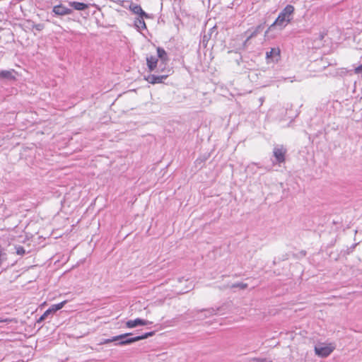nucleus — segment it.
<instances>
[{"label": "nucleus", "instance_id": "f257e3e1", "mask_svg": "<svg viewBox=\"0 0 362 362\" xmlns=\"http://www.w3.org/2000/svg\"><path fill=\"white\" fill-rule=\"evenodd\" d=\"M294 12V7L291 5H287L279 14L276 21L269 27L265 32L264 37L273 27L277 26L281 30L284 29L292 20Z\"/></svg>", "mask_w": 362, "mask_h": 362}, {"label": "nucleus", "instance_id": "f03ea898", "mask_svg": "<svg viewBox=\"0 0 362 362\" xmlns=\"http://www.w3.org/2000/svg\"><path fill=\"white\" fill-rule=\"evenodd\" d=\"M334 343H319L315 346V353L317 356L325 358L329 356L335 349Z\"/></svg>", "mask_w": 362, "mask_h": 362}, {"label": "nucleus", "instance_id": "7ed1b4c3", "mask_svg": "<svg viewBox=\"0 0 362 362\" xmlns=\"http://www.w3.org/2000/svg\"><path fill=\"white\" fill-rule=\"evenodd\" d=\"M153 334H154V332H151L146 333L141 336H137V337H129L130 336V335H129L126 338H123L122 339H119L118 340L119 341L117 344L119 345V346L130 344L134 342L138 341L139 340L146 339L148 337L153 336Z\"/></svg>", "mask_w": 362, "mask_h": 362}, {"label": "nucleus", "instance_id": "20e7f679", "mask_svg": "<svg viewBox=\"0 0 362 362\" xmlns=\"http://www.w3.org/2000/svg\"><path fill=\"white\" fill-rule=\"evenodd\" d=\"M286 153V149L282 145H276L273 149L274 156L276 161L279 163H281L285 161Z\"/></svg>", "mask_w": 362, "mask_h": 362}, {"label": "nucleus", "instance_id": "39448f33", "mask_svg": "<svg viewBox=\"0 0 362 362\" xmlns=\"http://www.w3.org/2000/svg\"><path fill=\"white\" fill-rule=\"evenodd\" d=\"M152 322L140 318H136L135 320H130L126 322L125 325L129 329H132L138 326H145L148 325H151Z\"/></svg>", "mask_w": 362, "mask_h": 362}, {"label": "nucleus", "instance_id": "423d86ee", "mask_svg": "<svg viewBox=\"0 0 362 362\" xmlns=\"http://www.w3.org/2000/svg\"><path fill=\"white\" fill-rule=\"evenodd\" d=\"M128 8L133 13L138 15V16H145L146 18H148V14L144 11L142 8L138 4L130 2Z\"/></svg>", "mask_w": 362, "mask_h": 362}, {"label": "nucleus", "instance_id": "0eeeda50", "mask_svg": "<svg viewBox=\"0 0 362 362\" xmlns=\"http://www.w3.org/2000/svg\"><path fill=\"white\" fill-rule=\"evenodd\" d=\"M169 74L160 76H156L153 74H151L148 76H146L144 78L146 81L151 84L160 83H163V80L168 78Z\"/></svg>", "mask_w": 362, "mask_h": 362}, {"label": "nucleus", "instance_id": "6e6552de", "mask_svg": "<svg viewBox=\"0 0 362 362\" xmlns=\"http://www.w3.org/2000/svg\"><path fill=\"white\" fill-rule=\"evenodd\" d=\"M281 51L279 47L272 48L269 52H266V58L267 60L276 61L279 59Z\"/></svg>", "mask_w": 362, "mask_h": 362}, {"label": "nucleus", "instance_id": "1a4fd4ad", "mask_svg": "<svg viewBox=\"0 0 362 362\" xmlns=\"http://www.w3.org/2000/svg\"><path fill=\"white\" fill-rule=\"evenodd\" d=\"M53 12L58 16H65L71 13L72 10L66 8L63 5H57L54 6Z\"/></svg>", "mask_w": 362, "mask_h": 362}, {"label": "nucleus", "instance_id": "9d476101", "mask_svg": "<svg viewBox=\"0 0 362 362\" xmlns=\"http://www.w3.org/2000/svg\"><path fill=\"white\" fill-rule=\"evenodd\" d=\"M264 28V25L260 24L253 30H248L245 32V35H247V39L245 40V44L252 37H255L257 34H259Z\"/></svg>", "mask_w": 362, "mask_h": 362}, {"label": "nucleus", "instance_id": "9b49d317", "mask_svg": "<svg viewBox=\"0 0 362 362\" xmlns=\"http://www.w3.org/2000/svg\"><path fill=\"white\" fill-rule=\"evenodd\" d=\"M147 66L150 71H153L156 69L158 64V59L156 57L151 56L146 57Z\"/></svg>", "mask_w": 362, "mask_h": 362}, {"label": "nucleus", "instance_id": "f8f14e48", "mask_svg": "<svg viewBox=\"0 0 362 362\" xmlns=\"http://www.w3.org/2000/svg\"><path fill=\"white\" fill-rule=\"evenodd\" d=\"M144 18H146V17L145 16H138V18H136L134 20V25L137 29L144 30V29L146 28V23L144 20Z\"/></svg>", "mask_w": 362, "mask_h": 362}, {"label": "nucleus", "instance_id": "ddd939ff", "mask_svg": "<svg viewBox=\"0 0 362 362\" xmlns=\"http://www.w3.org/2000/svg\"><path fill=\"white\" fill-rule=\"evenodd\" d=\"M131 333H126L123 334H120L118 336L113 337L110 339H106L103 341L100 342V344H109L110 342L118 341L119 339H122L123 338H126L127 336L131 335Z\"/></svg>", "mask_w": 362, "mask_h": 362}, {"label": "nucleus", "instance_id": "4468645a", "mask_svg": "<svg viewBox=\"0 0 362 362\" xmlns=\"http://www.w3.org/2000/svg\"><path fill=\"white\" fill-rule=\"evenodd\" d=\"M69 5L77 11H83L88 8V4L77 1H71L69 2Z\"/></svg>", "mask_w": 362, "mask_h": 362}, {"label": "nucleus", "instance_id": "2eb2a0df", "mask_svg": "<svg viewBox=\"0 0 362 362\" xmlns=\"http://www.w3.org/2000/svg\"><path fill=\"white\" fill-rule=\"evenodd\" d=\"M157 53H158V57L161 59V61L163 63H165V62L168 61L167 53L163 49H162L160 47H158Z\"/></svg>", "mask_w": 362, "mask_h": 362}, {"label": "nucleus", "instance_id": "dca6fc26", "mask_svg": "<svg viewBox=\"0 0 362 362\" xmlns=\"http://www.w3.org/2000/svg\"><path fill=\"white\" fill-rule=\"evenodd\" d=\"M13 70L12 71H0V79L1 78H8L12 79L14 78V76H13Z\"/></svg>", "mask_w": 362, "mask_h": 362}, {"label": "nucleus", "instance_id": "f3484780", "mask_svg": "<svg viewBox=\"0 0 362 362\" xmlns=\"http://www.w3.org/2000/svg\"><path fill=\"white\" fill-rule=\"evenodd\" d=\"M66 303V300H64L58 304L52 305L49 308V310H50L51 313H54L57 312V310L62 309Z\"/></svg>", "mask_w": 362, "mask_h": 362}, {"label": "nucleus", "instance_id": "a211bd4d", "mask_svg": "<svg viewBox=\"0 0 362 362\" xmlns=\"http://www.w3.org/2000/svg\"><path fill=\"white\" fill-rule=\"evenodd\" d=\"M203 312L204 313L205 317L212 316L216 314V310L214 308L206 309L203 310Z\"/></svg>", "mask_w": 362, "mask_h": 362}, {"label": "nucleus", "instance_id": "6ab92c4d", "mask_svg": "<svg viewBox=\"0 0 362 362\" xmlns=\"http://www.w3.org/2000/svg\"><path fill=\"white\" fill-rule=\"evenodd\" d=\"M6 254L4 252L3 249L0 247V266L1 265L3 261L6 259Z\"/></svg>", "mask_w": 362, "mask_h": 362}, {"label": "nucleus", "instance_id": "aec40b11", "mask_svg": "<svg viewBox=\"0 0 362 362\" xmlns=\"http://www.w3.org/2000/svg\"><path fill=\"white\" fill-rule=\"evenodd\" d=\"M252 362H272L267 358H255L252 360Z\"/></svg>", "mask_w": 362, "mask_h": 362}, {"label": "nucleus", "instance_id": "412c9836", "mask_svg": "<svg viewBox=\"0 0 362 362\" xmlns=\"http://www.w3.org/2000/svg\"><path fill=\"white\" fill-rule=\"evenodd\" d=\"M232 287H233V288H240V289H244V288H245L247 287V284H243V283H241V284H234V285H233V286H232Z\"/></svg>", "mask_w": 362, "mask_h": 362}, {"label": "nucleus", "instance_id": "4be33fe9", "mask_svg": "<svg viewBox=\"0 0 362 362\" xmlns=\"http://www.w3.org/2000/svg\"><path fill=\"white\" fill-rule=\"evenodd\" d=\"M354 73L356 74H362V64L354 69Z\"/></svg>", "mask_w": 362, "mask_h": 362}, {"label": "nucleus", "instance_id": "5701e85b", "mask_svg": "<svg viewBox=\"0 0 362 362\" xmlns=\"http://www.w3.org/2000/svg\"><path fill=\"white\" fill-rule=\"evenodd\" d=\"M16 252L18 255H23V254H25V250L22 247H19L17 248Z\"/></svg>", "mask_w": 362, "mask_h": 362}, {"label": "nucleus", "instance_id": "b1692460", "mask_svg": "<svg viewBox=\"0 0 362 362\" xmlns=\"http://www.w3.org/2000/svg\"><path fill=\"white\" fill-rule=\"evenodd\" d=\"M35 29H36V30H42V29H43L44 26H43V25H42V24H37V25H35Z\"/></svg>", "mask_w": 362, "mask_h": 362}, {"label": "nucleus", "instance_id": "393cba45", "mask_svg": "<svg viewBox=\"0 0 362 362\" xmlns=\"http://www.w3.org/2000/svg\"><path fill=\"white\" fill-rule=\"evenodd\" d=\"M47 317V315L46 314H44L39 318V320H37V322H40L42 321H43L44 320H45Z\"/></svg>", "mask_w": 362, "mask_h": 362}, {"label": "nucleus", "instance_id": "a878e982", "mask_svg": "<svg viewBox=\"0 0 362 362\" xmlns=\"http://www.w3.org/2000/svg\"><path fill=\"white\" fill-rule=\"evenodd\" d=\"M51 313H51V311H50L49 308L48 310H47L44 313V314H46L47 317L49 314H51Z\"/></svg>", "mask_w": 362, "mask_h": 362}, {"label": "nucleus", "instance_id": "bb28decb", "mask_svg": "<svg viewBox=\"0 0 362 362\" xmlns=\"http://www.w3.org/2000/svg\"><path fill=\"white\" fill-rule=\"evenodd\" d=\"M6 320H0V322H6Z\"/></svg>", "mask_w": 362, "mask_h": 362}]
</instances>
